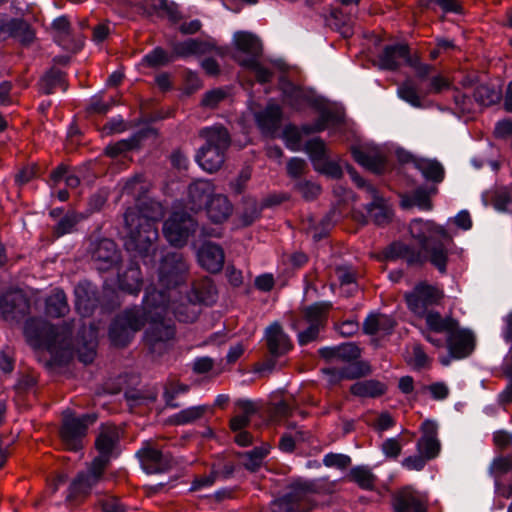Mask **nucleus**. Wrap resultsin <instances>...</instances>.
<instances>
[{
	"label": "nucleus",
	"mask_w": 512,
	"mask_h": 512,
	"mask_svg": "<svg viewBox=\"0 0 512 512\" xmlns=\"http://www.w3.org/2000/svg\"><path fill=\"white\" fill-rule=\"evenodd\" d=\"M123 219L121 234L130 258L118 266L117 282L121 291L138 295L143 285L140 263L154 267L157 262L158 220L133 209H127Z\"/></svg>",
	"instance_id": "1"
},
{
	"label": "nucleus",
	"mask_w": 512,
	"mask_h": 512,
	"mask_svg": "<svg viewBox=\"0 0 512 512\" xmlns=\"http://www.w3.org/2000/svg\"><path fill=\"white\" fill-rule=\"evenodd\" d=\"M451 240V237L450 239H441L422 251L396 240L383 250V258L386 261L403 259L409 268H422L427 262H430L441 275H446L449 261L447 244Z\"/></svg>",
	"instance_id": "2"
},
{
	"label": "nucleus",
	"mask_w": 512,
	"mask_h": 512,
	"mask_svg": "<svg viewBox=\"0 0 512 512\" xmlns=\"http://www.w3.org/2000/svg\"><path fill=\"white\" fill-rule=\"evenodd\" d=\"M200 137L205 142L197 150L195 161L202 170L212 174L217 172L225 162V154L231 144V137L222 125L204 127L200 130Z\"/></svg>",
	"instance_id": "3"
},
{
	"label": "nucleus",
	"mask_w": 512,
	"mask_h": 512,
	"mask_svg": "<svg viewBox=\"0 0 512 512\" xmlns=\"http://www.w3.org/2000/svg\"><path fill=\"white\" fill-rule=\"evenodd\" d=\"M237 53L245 55L241 58L235 56L239 65L254 73L257 82L267 84L272 81L273 72L263 66L259 58L263 53V45L258 36L248 31H237L233 36Z\"/></svg>",
	"instance_id": "4"
},
{
	"label": "nucleus",
	"mask_w": 512,
	"mask_h": 512,
	"mask_svg": "<svg viewBox=\"0 0 512 512\" xmlns=\"http://www.w3.org/2000/svg\"><path fill=\"white\" fill-rule=\"evenodd\" d=\"M146 323L145 311L140 310L139 307L126 308L115 315L109 325L108 337L111 344L118 348L127 347Z\"/></svg>",
	"instance_id": "5"
},
{
	"label": "nucleus",
	"mask_w": 512,
	"mask_h": 512,
	"mask_svg": "<svg viewBox=\"0 0 512 512\" xmlns=\"http://www.w3.org/2000/svg\"><path fill=\"white\" fill-rule=\"evenodd\" d=\"M94 446L98 455L94 457L91 464L93 471L99 474L100 471L104 472L110 462L121 454V437L118 428L102 423Z\"/></svg>",
	"instance_id": "6"
},
{
	"label": "nucleus",
	"mask_w": 512,
	"mask_h": 512,
	"mask_svg": "<svg viewBox=\"0 0 512 512\" xmlns=\"http://www.w3.org/2000/svg\"><path fill=\"white\" fill-rule=\"evenodd\" d=\"M70 328L66 324H52L41 317H30L24 323L23 334L29 346L44 350L53 346L62 333Z\"/></svg>",
	"instance_id": "7"
},
{
	"label": "nucleus",
	"mask_w": 512,
	"mask_h": 512,
	"mask_svg": "<svg viewBox=\"0 0 512 512\" xmlns=\"http://www.w3.org/2000/svg\"><path fill=\"white\" fill-rule=\"evenodd\" d=\"M319 487L316 480H303L297 478L290 482L286 491L272 501L278 512H307L310 507L303 504L308 494L317 493Z\"/></svg>",
	"instance_id": "8"
},
{
	"label": "nucleus",
	"mask_w": 512,
	"mask_h": 512,
	"mask_svg": "<svg viewBox=\"0 0 512 512\" xmlns=\"http://www.w3.org/2000/svg\"><path fill=\"white\" fill-rule=\"evenodd\" d=\"M304 151L309 157L313 169L328 179L340 180L344 170L338 160L330 158L329 149L321 137H314L304 144Z\"/></svg>",
	"instance_id": "9"
},
{
	"label": "nucleus",
	"mask_w": 512,
	"mask_h": 512,
	"mask_svg": "<svg viewBox=\"0 0 512 512\" xmlns=\"http://www.w3.org/2000/svg\"><path fill=\"white\" fill-rule=\"evenodd\" d=\"M198 221L185 210H174L163 223L166 240L176 248L184 247L198 230Z\"/></svg>",
	"instance_id": "10"
},
{
	"label": "nucleus",
	"mask_w": 512,
	"mask_h": 512,
	"mask_svg": "<svg viewBox=\"0 0 512 512\" xmlns=\"http://www.w3.org/2000/svg\"><path fill=\"white\" fill-rule=\"evenodd\" d=\"M97 419L96 413H84L79 416L71 413L64 416L60 435L70 450L77 452L83 448V439L87 435L88 428Z\"/></svg>",
	"instance_id": "11"
},
{
	"label": "nucleus",
	"mask_w": 512,
	"mask_h": 512,
	"mask_svg": "<svg viewBox=\"0 0 512 512\" xmlns=\"http://www.w3.org/2000/svg\"><path fill=\"white\" fill-rule=\"evenodd\" d=\"M188 265L180 252H167L160 259L158 278L160 285L166 289H175L185 283Z\"/></svg>",
	"instance_id": "12"
},
{
	"label": "nucleus",
	"mask_w": 512,
	"mask_h": 512,
	"mask_svg": "<svg viewBox=\"0 0 512 512\" xmlns=\"http://www.w3.org/2000/svg\"><path fill=\"white\" fill-rule=\"evenodd\" d=\"M142 470L146 474H163L170 471L175 460L170 452H165L151 441H144L135 453Z\"/></svg>",
	"instance_id": "13"
},
{
	"label": "nucleus",
	"mask_w": 512,
	"mask_h": 512,
	"mask_svg": "<svg viewBox=\"0 0 512 512\" xmlns=\"http://www.w3.org/2000/svg\"><path fill=\"white\" fill-rule=\"evenodd\" d=\"M442 298V291L426 281H420L412 291L405 294L408 309L419 315L427 313L428 308L439 304Z\"/></svg>",
	"instance_id": "14"
},
{
	"label": "nucleus",
	"mask_w": 512,
	"mask_h": 512,
	"mask_svg": "<svg viewBox=\"0 0 512 512\" xmlns=\"http://www.w3.org/2000/svg\"><path fill=\"white\" fill-rule=\"evenodd\" d=\"M408 230L421 251L441 239H450V234L445 227L438 225L433 220L414 218L410 221Z\"/></svg>",
	"instance_id": "15"
},
{
	"label": "nucleus",
	"mask_w": 512,
	"mask_h": 512,
	"mask_svg": "<svg viewBox=\"0 0 512 512\" xmlns=\"http://www.w3.org/2000/svg\"><path fill=\"white\" fill-rule=\"evenodd\" d=\"M279 89L281 91L283 101L294 111L300 112L307 105L319 109V103L313 96L312 90L295 84L287 76H280Z\"/></svg>",
	"instance_id": "16"
},
{
	"label": "nucleus",
	"mask_w": 512,
	"mask_h": 512,
	"mask_svg": "<svg viewBox=\"0 0 512 512\" xmlns=\"http://www.w3.org/2000/svg\"><path fill=\"white\" fill-rule=\"evenodd\" d=\"M91 258L95 268L100 272H106L118 266L121 261V252L116 243L108 238L99 239L91 244Z\"/></svg>",
	"instance_id": "17"
},
{
	"label": "nucleus",
	"mask_w": 512,
	"mask_h": 512,
	"mask_svg": "<svg viewBox=\"0 0 512 512\" xmlns=\"http://www.w3.org/2000/svg\"><path fill=\"white\" fill-rule=\"evenodd\" d=\"M476 346V339L469 329L457 326L447 337L446 347L450 357L456 360L467 358L472 354Z\"/></svg>",
	"instance_id": "18"
},
{
	"label": "nucleus",
	"mask_w": 512,
	"mask_h": 512,
	"mask_svg": "<svg viewBox=\"0 0 512 512\" xmlns=\"http://www.w3.org/2000/svg\"><path fill=\"white\" fill-rule=\"evenodd\" d=\"M422 436L416 443V450L427 461L437 458L441 452V443L438 439V425L435 421L426 419L421 423Z\"/></svg>",
	"instance_id": "19"
},
{
	"label": "nucleus",
	"mask_w": 512,
	"mask_h": 512,
	"mask_svg": "<svg viewBox=\"0 0 512 512\" xmlns=\"http://www.w3.org/2000/svg\"><path fill=\"white\" fill-rule=\"evenodd\" d=\"M391 504L394 512H428L425 500L411 485L397 490L392 495Z\"/></svg>",
	"instance_id": "20"
},
{
	"label": "nucleus",
	"mask_w": 512,
	"mask_h": 512,
	"mask_svg": "<svg viewBox=\"0 0 512 512\" xmlns=\"http://www.w3.org/2000/svg\"><path fill=\"white\" fill-rule=\"evenodd\" d=\"M75 308L82 317H90L100 305V293L89 281L79 282L74 288Z\"/></svg>",
	"instance_id": "21"
},
{
	"label": "nucleus",
	"mask_w": 512,
	"mask_h": 512,
	"mask_svg": "<svg viewBox=\"0 0 512 512\" xmlns=\"http://www.w3.org/2000/svg\"><path fill=\"white\" fill-rule=\"evenodd\" d=\"M49 352L50 358L46 362V368L53 370L56 368H63L69 365L73 359V347H72V330L71 328L55 341L53 346L46 348Z\"/></svg>",
	"instance_id": "22"
},
{
	"label": "nucleus",
	"mask_w": 512,
	"mask_h": 512,
	"mask_svg": "<svg viewBox=\"0 0 512 512\" xmlns=\"http://www.w3.org/2000/svg\"><path fill=\"white\" fill-rule=\"evenodd\" d=\"M0 33L16 38L24 46L32 44L36 34L32 26L23 18H8L0 15Z\"/></svg>",
	"instance_id": "23"
},
{
	"label": "nucleus",
	"mask_w": 512,
	"mask_h": 512,
	"mask_svg": "<svg viewBox=\"0 0 512 512\" xmlns=\"http://www.w3.org/2000/svg\"><path fill=\"white\" fill-rule=\"evenodd\" d=\"M102 471L97 474L93 471V465L90 464L88 471H80L69 484L67 489L66 501L73 502L79 496H87L103 476Z\"/></svg>",
	"instance_id": "24"
},
{
	"label": "nucleus",
	"mask_w": 512,
	"mask_h": 512,
	"mask_svg": "<svg viewBox=\"0 0 512 512\" xmlns=\"http://www.w3.org/2000/svg\"><path fill=\"white\" fill-rule=\"evenodd\" d=\"M265 338L268 351L274 358H279L293 349L289 335L285 333L282 325L277 321L265 329Z\"/></svg>",
	"instance_id": "25"
},
{
	"label": "nucleus",
	"mask_w": 512,
	"mask_h": 512,
	"mask_svg": "<svg viewBox=\"0 0 512 512\" xmlns=\"http://www.w3.org/2000/svg\"><path fill=\"white\" fill-rule=\"evenodd\" d=\"M199 265L209 273H219L224 266L225 254L223 248L214 242L206 241L197 253Z\"/></svg>",
	"instance_id": "26"
},
{
	"label": "nucleus",
	"mask_w": 512,
	"mask_h": 512,
	"mask_svg": "<svg viewBox=\"0 0 512 512\" xmlns=\"http://www.w3.org/2000/svg\"><path fill=\"white\" fill-rule=\"evenodd\" d=\"M283 118V111L279 104L270 100L263 110L254 114L257 127L265 134L277 131Z\"/></svg>",
	"instance_id": "27"
},
{
	"label": "nucleus",
	"mask_w": 512,
	"mask_h": 512,
	"mask_svg": "<svg viewBox=\"0 0 512 512\" xmlns=\"http://www.w3.org/2000/svg\"><path fill=\"white\" fill-rule=\"evenodd\" d=\"M214 186L208 180H196L188 186V206L192 211L204 210L214 195Z\"/></svg>",
	"instance_id": "28"
},
{
	"label": "nucleus",
	"mask_w": 512,
	"mask_h": 512,
	"mask_svg": "<svg viewBox=\"0 0 512 512\" xmlns=\"http://www.w3.org/2000/svg\"><path fill=\"white\" fill-rule=\"evenodd\" d=\"M143 9L149 16H166L171 24H177L183 19V14L179 11L178 5L168 0H144Z\"/></svg>",
	"instance_id": "29"
},
{
	"label": "nucleus",
	"mask_w": 512,
	"mask_h": 512,
	"mask_svg": "<svg viewBox=\"0 0 512 512\" xmlns=\"http://www.w3.org/2000/svg\"><path fill=\"white\" fill-rule=\"evenodd\" d=\"M67 73L52 66L40 77L38 81L39 92L44 95H52L56 88L60 87L63 92L68 90Z\"/></svg>",
	"instance_id": "30"
},
{
	"label": "nucleus",
	"mask_w": 512,
	"mask_h": 512,
	"mask_svg": "<svg viewBox=\"0 0 512 512\" xmlns=\"http://www.w3.org/2000/svg\"><path fill=\"white\" fill-rule=\"evenodd\" d=\"M409 56V46L403 43L386 45L379 55V66L382 70L396 71L400 67L399 60Z\"/></svg>",
	"instance_id": "31"
},
{
	"label": "nucleus",
	"mask_w": 512,
	"mask_h": 512,
	"mask_svg": "<svg viewBox=\"0 0 512 512\" xmlns=\"http://www.w3.org/2000/svg\"><path fill=\"white\" fill-rule=\"evenodd\" d=\"M204 210L212 223L221 224L230 217L233 206L227 196L214 194Z\"/></svg>",
	"instance_id": "32"
},
{
	"label": "nucleus",
	"mask_w": 512,
	"mask_h": 512,
	"mask_svg": "<svg viewBox=\"0 0 512 512\" xmlns=\"http://www.w3.org/2000/svg\"><path fill=\"white\" fill-rule=\"evenodd\" d=\"M351 154L359 165L374 174L381 175L386 170L387 161L379 152L368 153L359 147H352Z\"/></svg>",
	"instance_id": "33"
},
{
	"label": "nucleus",
	"mask_w": 512,
	"mask_h": 512,
	"mask_svg": "<svg viewBox=\"0 0 512 512\" xmlns=\"http://www.w3.org/2000/svg\"><path fill=\"white\" fill-rule=\"evenodd\" d=\"M175 328L163 321L154 320L145 330L144 338L148 345L155 347L159 343H165L175 337Z\"/></svg>",
	"instance_id": "34"
},
{
	"label": "nucleus",
	"mask_w": 512,
	"mask_h": 512,
	"mask_svg": "<svg viewBox=\"0 0 512 512\" xmlns=\"http://www.w3.org/2000/svg\"><path fill=\"white\" fill-rule=\"evenodd\" d=\"M387 390V385L377 379L357 381L350 386V393L359 398H379Z\"/></svg>",
	"instance_id": "35"
},
{
	"label": "nucleus",
	"mask_w": 512,
	"mask_h": 512,
	"mask_svg": "<svg viewBox=\"0 0 512 512\" xmlns=\"http://www.w3.org/2000/svg\"><path fill=\"white\" fill-rule=\"evenodd\" d=\"M371 197L372 201L365 205L367 214L378 226L388 224L392 219V211L386 205L385 199L379 194V191L372 194Z\"/></svg>",
	"instance_id": "36"
},
{
	"label": "nucleus",
	"mask_w": 512,
	"mask_h": 512,
	"mask_svg": "<svg viewBox=\"0 0 512 512\" xmlns=\"http://www.w3.org/2000/svg\"><path fill=\"white\" fill-rule=\"evenodd\" d=\"M425 315L427 331L446 333L447 336L459 325V321L451 316L443 317L438 311H428Z\"/></svg>",
	"instance_id": "37"
},
{
	"label": "nucleus",
	"mask_w": 512,
	"mask_h": 512,
	"mask_svg": "<svg viewBox=\"0 0 512 512\" xmlns=\"http://www.w3.org/2000/svg\"><path fill=\"white\" fill-rule=\"evenodd\" d=\"M70 308L65 292L62 289H55L45 300V314L51 318L64 317Z\"/></svg>",
	"instance_id": "38"
},
{
	"label": "nucleus",
	"mask_w": 512,
	"mask_h": 512,
	"mask_svg": "<svg viewBox=\"0 0 512 512\" xmlns=\"http://www.w3.org/2000/svg\"><path fill=\"white\" fill-rule=\"evenodd\" d=\"M319 117L311 124L305 123L300 126L304 135H312L326 130L329 123L340 122V117L332 110L319 106Z\"/></svg>",
	"instance_id": "39"
},
{
	"label": "nucleus",
	"mask_w": 512,
	"mask_h": 512,
	"mask_svg": "<svg viewBox=\"0 0 512 512\" xmlns=\"http://www.w3.org/2000/svg\"><path fill=\"white\" fill-rule=\"evenodd\" d=\"M348 478L362 490L374 491L376 488L377 476L368 465L352 467L348 473Z\"/></svg>",
	"instance_id": "40"
},
{
	"label": "nucleus",
	"mask_w": 512,
	"mask_h": 512,
	"mask_svg": "<svg viewBox=\"0 0 512 512\" xmlns=\"http://www.w3.org/2000/svg\"><path fill=\"white\" fill-rule=\"evenodd\" d=\"M415 168L420 171L425 180L434 184L443 182L445 178L444 166L436 159L416 161Z\"/></svg>",
	"instance_id": "41"
},
{
	"label": "nucleus",
	"mask_w": 512,
	"mask_h": 512,
	"mask_svg": "<svg viewBox=\"0 0 512 512\" xmlns=\"http://www.w3.org/2000/svg\"><path fill=\"white\" fill-rule=\"evenodd\" d=\"M217 299V290L210 280L195 283L191 289L190 300L204 305H212Z\"/></svg>",
	"instance_id": "42"
},
{
	"label": "nucleus",
	"mask_w": 512,
	"mask_h": 512,
	"mask_svg": "<svg viewBox=\"0 0 512 512\" xmlns=\"http://www.w3.org/2000/svg\"><path fill=\"white\" fill-rule=\"evenodd\" d=\"M87 215L75 211H67L53 227V235L56 238L71 234L76 230L79 222L86 219Z\"/></svg>",
	"instance_id": "43"
},
{
	"label": "nucleus",
	"mask_w": 512,
	"mask_h": 512,
	"mask_svg": "<svg viewBox=\"0 0 512 512\" xmlns=\"http://www.w3.org/2000/svg\"><path fill=\"white\" fill-rule=\"evenodd\" d=\"M174 61L171 52L162 46H156L146 53L141 60L143 66L151 69H159L169 66Z\"/></svg>",
	"instance_id": "44"
},
{
	"label": "nucleus",
	"mask_w": 512,
	"mask_h": 512,
	"mask_svg": "<svg viewBox=\"0 0 512 512\" xmlns=\"http://www.w3.org/2000/svg\"><path fill=\"white\" fill-rule=\"evenodd\" d=\"M207 410V405H197L182 409L169 417V423L176 426L192 424L202 418Z\"/></svg>",
	"instance_id": "45"
},
{
	"label": "nucleus",
	"mask_w": 512,
	"mask_h": 512,
	"mask_svg": "<svg viewBox=\"0 0 512 512\" xmlns=\"http://www.w3.org/2000/svg\"><path fill=\"white\" fill-rule=\"evenodd\" d=\"M473 98L479 106L490 107L500 101L501 93L496 90L494 85L482 83L475 87Z\"/></svg>",
	"instance_id": "46"
},
{
	"label": "nucleus",
	"mask_w": 512,
	"mask_h": 512,
	"mask_svg": "<svg viewBox=\"0 0 512 512\" xmlns=\"http://www.w3.org/2000/svg\"><path fill=\"white\" fill-rule=\"evenodd\" d=\"M332 308L329 301L315 302L304 309V318L309 324L323 327L327 312Z\"/></svg>",
	"instance_id": "47"
},
{
	"label": "nucleus",
	"mask_w": 512,
	"mask_h": 512,
	"mask_svg": "<svg viewBox=\"0 0 512 512\" xmlns=\"http://www.w3.org/2000/svg\"><path fill=\"white\" fill-rule=\"evenodd\" d=\"M348 363L338 370L340 379L355 380L371 373V366L365 361L355 360Z\"/></svg>",
	"instance_id": "48"
},
{
	"label": "nucleus",
	"mask_w": 512,
	"mask_h": 512,
	"mask_svg": "<svg viewBox=\"0 0 512 512\" xmlns=\"http://www.w3.org/2000/svg\"><path fill=\"white\" fill-rule=\"evenodd\" d=\"M263 210L264 208L262 204H259L256 199H245L243 210L239 217L242 226H251L256 220H258L261 217Z\"/></svg>",
	"instance_id": "49"
},
{
	"label": "nucleus",
	"mask_w": 512,
	"mask_h": 512,
	"mask_svg": "<svg viewBox=\"0 0 512 512\" xmlns=\"http://www.w3.org/2000/svg\"><path fill=\"white\" fill-rule=\"evenodd\" d=\"M398 97L414 108H422V100L417 87L410 80L401 83L397 88Z\"/></svg>",
	"instance_id": "50"
},
{
	"label": "nucleus",
	"mask_w": 512,
	"mask_h": 512,
	"mask_svg": "<svg viewBox=\"0 0 512 512\" xmlns=\"http://www.w3.org/2000/svg\"><path fill=\"white\" fill-rule=\"evenodd\" d=\"M21 312L19 301L15 294L6 293L0 296V314L5 320H13Z\"/></svg>",
	"instance_id": "51"
},
{
	"label": "nucleus",
	"mask_w": 512,
	"mask_h": 512,
	"mask_svg": "<svg viewBox=\"0 0 512 512\" xmlns=\"http://www.w3.org/2000/svg\"><path fill=\"white\" fill-rule=\"evenodd\" d=\"M164 300H165L164 292L157 291L155 288L153 290H150L148 288L145 290V293H144V296L142 299L143 307L139 308V309L142 311H145V313L147 315V322L149 321L150 314H151L150 309H156V308L161 307L164 303Z\"/></svg>",
	"instance_id": "52"
},
{
	"label": "nucleus",
	"mask_w": 512,
	"mask_h": 512,
	"mask_svg": "<svg viewBox=\"0 0 512 512\" xmlns=\"http://www.w3.org/2000/svg\"><path fill=\"white\" fill-rule=\"evenodd\" d=\"M294 190L306 201L315 200L321 193V186L311 180L299 179L293 184Z\"/></svg>",
	"instance_id": "53"
},
{
	"label": "nucleus",
	"mask_w": 512,
	"mask_h": 512,
	"mask_svg": "<svg viewBox=\"0 0 512 512\" xmlns=\"http://www.w3.org/2000/svg\"><path fill=\"white\" fill-rule=\"evenodd\" d=\"M269 450L264 447H254L250 451L244 452L242 455L247 458L244 467L251 472L257 471L262 465L263 460L268 455Z\"/></svg>",
	"instance_id": "54"
},
{
	"label": "nucleus",
	"mask_w": 512,
	"mask_h": 512,
	"mask_svg": "<svg viewBox=\"0 0 512 512\" xmlns=\"http://www.w3.org/2000/svg\"><path fill=\"white\" fill-rule=\"evenodd\" d=\"M302 135L304 134L301 132L300 127L292 123L287 124L282 131V138L285 141V145L291 151H297L299 149Z\"/></svg>",
	"instance_id": "55"
},
{
	"label": "nucleus",
	"mask_w": 512,
	"mask_h": 512,
	"mask_svg": "<svg viewBox=\"0 0 512 512\" xmlns=\"http://www.w3.org/2000/svg\"><path fill=\"white\" fill-rule=\"evenodd\" d=\"M307 162L300 157H291L286 164V173L294 182L303 179L307 170Z\"/></svg>",
	"instance_id": "56"
},
{
	"label": "nucleus",
	"mask_w": 512,
	"mask_h": 512,
	"mask_svg": "<svg viewBox=\"0 0 512 512\" xmlns=\"http://www.w3.org/2000/svg\"><path fill=\"white\" fill-rule=\"evenodd\" d=\"M168 45L171 48L170 52L174 62L178 59H187L192 56L189 38L183 41L171 40L168 42Z\"/></svg>",
	"instance_id": "57"
},
{
	"label": "nucleus",
	"mask_w": 512,
	"mask_h": 512,
	"mask_svg": "<svg viewBox=\"0 0 512 512\" xmlns=\"http://www.w3.org/2000/svg\"><path fill=\"white\" fill-rule=\"evenodd\" d=\"M323 464L328 468L344 470L351 464V457L342 453L329 452L324 455Z\"/></svg>",
	"instance_id": "58"
},
{
	"label": "nucleus",
	"mask_w": 512,
	"mask_h": 512,
	"mask_svg": "<svg viewBox=\"0 0 512 512\" xmlns=\"http://www.w3.org/2000/svg\"><path fill=\"white\" fill-rule=\"evenodd\" d=\"M134 150L135 149L132 146L129 138H127V139H121L114 143H109L104 148V155H106L107 157H110V158H117L118 156H120L126 152H130V151H134Z\"/></svg>",
	"instance_id": "59"
},
{
	"label": "nucleus",
	"mask_w": 512,
	"mask_h": 512,
	"mask_svg": "<svg viewBox=\"0 0 512 512\" xmlns=\"http://www.w3.org/2000/svg\"><path fill=\"white\" fill-rule=\"evenodd\" d=\"M189 41L191 45L192 56L205 55L217 50L216 43L212 38L208 40L189 38Z\"/></svg>",
	"instance_id": "60"
},
{
	"label": "nucleus",
	"mask_w": 512,
	"mask_h": 512,
	"mask_svg": "<svg viewBox=\"0 0 512 512\" xmlns=\"http://www.w3.org/2000/svg\"><path fill=\"white\" fill-rule=\"evenodd\" d=\"M412 199L414 200L415 206L423 211H431L433 204L429 198V192L427 186H419L412 191Z\"/></svg>",
	"instance_id": "61"
},
{
	"label": "nucleus",
	"mask_w": 512,
	"mask_h": 512,
	"mask_svg": "<svg viewBox=\"0 0 512 512\" xmlns=\"http://www.w3.org/2000/svg\"><path fill=\"white\" fill-rule=\"evenodd\" d=\"M158 136V130L152 126H145L143 128L138 129L135 131L130 137L129 140L134 147L135 150H138L142 143L151 138V137H157Z\"/></svg>",
	"instance_id": "62"
},
{
	"label": "nucleus",
	"mask_w": 512,
	"mask_h": 512,
	"mask_svg": "<svg viewBox=\"0 0 512 512\" xmlns=\"http://www.w3.org/2000/svg\"><path fill=\"white\" fill-rule=\"evenodd\" d=\"M338 346L341 361L352 362L361 357V349L353 342L341 343Z\"/></svg>",
	"instance_id": "63"
},
{
	"label": "nucleus",
	"mask_w": 512,
	"mask_h": 512,
	"mask_svg": "<svg viewBox=\"0 0 512 512\" xmlns=\"http://www.w3.org/2000/svg\"><path fill=\"white\" fill-rule=\"evenodd\" d=\"M227 97V93L221 88L207 91L202 99L201 105L206 108H215Z\"/></svg>",
	"instance_id": "64"
}]
</instances>
